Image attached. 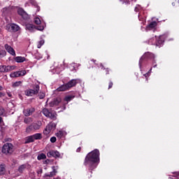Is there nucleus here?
Instances as JSON below:
<instances>
[{
    "instance_id": "obj_4",
    "label": "nucleus",
    "mask_w": 179,
    "mask_h": 179,
    "mask_svg": "<svg viewBox=\"0 0 179 179\" xmlns=\"http://www.w3.org/2000/svg\"><path fill=\"white\" fill-rule=\"evenodd\" d=\"M40 86L39 85H34L33 89H27L24 91L25 95L27 96H33L39 92Z\"/></svg>"
},
{
    "instance_id": "obj_61",
    "label": "nucleus",
    "mask_w": 179,
    "mask_h": 179,
    "mask_svg": "<svg viewBox=\"0 0 179 179\" xmlns=\"http://www.w3.org/2000/svg\"><path fill=\"white\" fill-rule=\"evenodd\" d=\"M57 74H59V71H56Z\"/></svg>"
},
{
    "instance_id": "obj_59",
    "label": "nucleus",
    "mask_w": 179,
    "mask_h": 179,
    "mask_svg": "<svg viewBox=\"0 0 179 179\" xmlns=\"http://www.w3.org/2000/svg\"><path fill=\"white\" fill-rule=\"evenodd\" d=\"M3 90V87L1 85H0V90Z\"/></svg>"
},
{
    "instance_id": "obj_33",
    "label": "nucleus",
    "mask_w": 179,
    "mask_h": 179,
    "mask_svg": "<svg viewBox=\"0 0 179 179\" xmlns=\"http://www.w3.org/2000/svg\"><path fill=\"white\" fill-rule=\"evenodd\" d=\"M32 136H33L34 140L41 139L42 138L41 134H35L32 135Z\"/></svg>"
},
{
    "instance_id": "obj_1",
    "label": "nucleus",
    "mask_w": 179,
    "mask_h": 179,
    "mask_svg": "<svg viewBox=\"0 0 179 179\" xmlns=\"http://www.w3.org/2000/svg\"><path fill=\"white\" fill-rule=\"evenodd\" d=\"M100 162V152L98 149L89 152L85 159L84 165L87 166L90 171L97 168Z\"/></svg>"
},
{
    "instance_id": "obj_48",
    "label": "nucleus",
    "mask_w": 179,
    "mask_h": 179,
    "mask_svg": "<svg viewBox=\"0 0 179 179\" xmlns=\"http://www.w3.org/2000/svg\"><path fill=\"white\" fill-rule=\"evenodd\" d=\"M113 86V82H110V83H109V85H108V89L112 88Z\"/></svg>"
},
{
    "instance_id": "obj_22",
    "label": "nucleus",
    "mask_w": 179,
    "mask_h": 179,
    "mask_svg": "<svg viewBox=\"0 0 179 179\" xmlns=\"http://www.w3.org/2000/svg\"><path fill=\"white\" fill-rule=\"evenodd\" d=\"M15 60V62L17 63H23L27 61L24 57H21V56L16 57Z\"/></svg>"
},
{
    "instance_id": "obj_60",
    "label": "nucleus",
    "mask_w": 179,
    "mask_h": 179,
    "mask_svg": "<svg viewBox=\"0 0 179 179\" xmlns=\"http://www.w3.org/2000/svg\"><path fill=\"white\" fill-rule=\"evenodd\" d=\"M55 179H61V178H59V177H57V178H55Z\"/></svg>"
},
{
    "instance_id": "obj_2",
    "label": "nucleus",
    "mask_w": 179,
    "mask_h": 179,
    "mask_svg": "<svg viewBox=\"0 0 179 179\" xmlns=\"http://www.w3.org/2000/svg\"><path fill=\"white\" fill-rule=\"evenodd\" d=\"M166 37V34L162 35L158 38L155 36V37L149 40V44H151L152 45H157L158 47H161L164 44V39Z\"/></svg>"
},
{
    "instance_id": "obj_57",
    "label": "nucleus",
    "mask_w": 179,
    "mask_h": 179,
    "mask_svg": "<svg viewBox=\"0 0 179 179\" xmlns=\"http://www.w3.org/2000/svg\"><path fill=\"white\" fill-rule=\"evenodd\" d=\"M91 62L95 63V62H96V60H95V59H92Z\"/></svg>"
},
{
    "instance_id": "obj_42",
    "label": "nucleus",
    "mask_w": 179,
    "mask_h": 179,
    "mask_svg": "<svg viewBox=\"0 0 179 179\" xmlns=\"http://www.w3.org/2000/svg\"><path fill=\"white\" fill-rule=\"evenodd\" d=\"M172 177L175 178L173 179H179V173H173V175H172Z\"/></svg>"
},
{
    "instance_id": "obj_29",
    "label": "nucleus",
    "mask_w": 179,
    "mask_h": 179,
    "mask_svg": "<svg viewBox=\"0 0 179 179\" xmlns=\"http://www.w3.org/2000/svg\"><path fill=\"white\" fill-rule=\"evenodd\" d=\"M77 66H78V64L75 63L70 64V66H69L70 71H76Z\"/></svg>"
},
{
    "instance_id": "obj_18",
    "label": "nucleus",
    "mask_w": 179,
    "mask_h": 179,
    "mask_svg": "<svg viewBox=\"0 0 179 179\" xmlns=\"http://www.w3.org/2000/svg\"><path fill=\"white\" fill-rule=\"evenodd\" d=\"M62 99L61 98H55V99H53L51 102H50V106L54 107L59 105V103H61Z\"/></svg>"
},
{
    "instance_id": "obj_46",
    "label": "nucleus",
    "mask_w": 179,
    "mask_h": 179,
    "mask_svg": "<svg viewBox=\"0 0 179 179\" xmlns=\"http://www.w3.org/2000/svg\"><path fill=\"white\" fill-rule=\"evenodd\" d=\"M176 5L179 6V0L175 1V2L172 3V6H175Z\"/></svg>"
},
{
    "instance_id": "obj_39",
    "label": "nucleus",
    "mask_w": 179,
    "mask_h": 179,
    "mask_svg": "<svg viewBox=\"0 0 179 179\" xmlns=\"http://www.w3.org/2000/svg\"><path fill=\"white\" fill-rule=\"evenodd\" d=\"M152 70V67H151V69L149 70V71H148V73H146L144 74V76H145L146 78L150 76Z\"/></svg>"
},
{
    "instance_id": "obj_21",
    "label": "nucleus",
    "mask_w": 179,
    "mask_h": 179,
    "mask_svg": "<svg viewBox=\"0 0 179 179\" xmlns=\"http://www.w3.org/2000/svg\"><path fill=\"white\" fill-rule=\"evenodd\" d=\"M55 135L57 138H62L66 135V132L64 130H60Z\"/></svg>"
},
{
    "instance_id": "obj_38",
    "label": "nucleus",
    "mask_w": 179,
    "mask_h": 179,
    "mask_svg": "<svg viewBox=\"0 0 179 179\" xmlns=\"http://www.w3.org/2000/svg\"><path fill=\"white\" fill-rule=\"evenodd\" d=\"M44 43H45V41H44V40L40 41L38 43L37 48H41L42 47V45H43Z\"/></svg>"
},
{
    "instance_id": "obj_15",
    "label": "nucleus",
    "mask_w": 179,
    "mask_h": 179,
    "mask_svg": "<svg viewBox=\"0 0 179 179\" xmlns=\"http://www.w3.org/2000/svg\"><path fill=\"white\" fill-rule=\"evenodd\" d=\"M17 13L22 17L24 20H28L29 16L27 14V13L22 8H18Z\"/></svg>"
},
{
    "instance_id": "obj_27",
    "label": "nucleus",
    "mask_w": 179,
    "mask_h": 179,
    "mask_svg": "<svg viewBox=\"0 0 179 179\" xmlns=\"http://www.w3.org/2000/svg\"><path fill=\"white\" fill-rule=\"evenodd\" d=\"M34 136L32 135V136H28V137L26 138L25 143H31V142H34Z\"/></svg>"
},
{
    "instance_id": "obj_35",
    "label": "nucleus",
    "mask_w": 179,
    "mask_h": 179,
    "mask_svg": "<svg viewBox=\"0 0 179 179\" xmlns=\"http://www.w3.org/2000/svg\"><path fill=\"white\" fill-rule=\"evenodd\" d=\"M30 3H31L33 6H34L35 7L37 8V11H38V12L40 10V8L38 6L36 2L34 0H31V1H30Z\"/></svg>"
},
{
    "instance_id": "obj_30",
    "label": "nucleus",
    "mask_w": 179,
    "mask_h": 179,
    "mask_svg": "<svg viewBox=\"0 0 179 179\" xmlns=\"http://www.w3.org/2000/svg\"><path fill=\"white\" fill-rule=\"evenodd\" d=\"M6 172V168L4 165H0V176H2Z\"/></svg>"
},
{
    "instance_id": "obj_25",
    "label": "nucleus",
    "mask_w": 179,
    "mask_h": 179,
    "mask_svg": "<svg viewBox=\"0 0 179 179\" xmlns=\"http://www.w3.org/2000/svg\"><path fill=\"white\" fill-rule=\"evenodd\" d=\"M74 98H75L74 95H67V96L64 98V101H67V103H68L69 102H70L71 101H72Z\"/></svg>"
},
{
    "instance_id": "obj_36",
    "label": "nucleus",
    "mask_w": 179,
    "mask_h": 179,
    "mask_svg": "<svg viewBox=\"0 0 179 179\" xmlns=\"http://www.w3.org/2000/svg\"><path fill=\"white\" fill-rule=\"evenodd\" d=\"M43 113L44 114L45 116H46L48 117V116H50V111L46 108L43 110Z\"/></svg>"
},
{
    "instance_id": "obj_17",
    "label": "nucleus",
    "mask_w": 179,
    "mask_h": 179,
    "mask_svg": "<svg viewBox=\"0 0 179 179\" xmlns=\"http://www.w3.org/2000/svg\"><path fill=\"white\" fill-rule=\"evenodd\" d=\"M157 25V22H152L150 23V24H148V25L146 27L145 30H146L147 31H150V30H154V29H155Z\"/></svg>"
},
{
    "instance_id": "obj_55",
    "label": "nucleus",
    "mask_w": 179,
    "mask_h": 179,
    "mask_svg": "<svg viewBox=\"0 0 179 179\" xmlns=\"http://www.w3.org/2000/svg\"><path fill=\"white\" fill-rule=\"evenodd\" d=\"M42 172H43V170H42V169H41L40 171H38V174H41V173H42Z\"/></svg>"
},
{
    "instance_id": "obj_44",
    "label": "nucleus",
    "mask_w": 179,
    "mask_h": 179,
    "mask_svg": "<svg viewBox=\"0 0 179 179\" xmlns=\"http://www.w3.org/2000/svg\"><path fill=\"white\" fill-rule=\"evenodd\" d=\"M152 66L153 68H156L157 66V61L155 59L152 60Z\"/></svg>"
},
{
    "instance_id": "obj_31",
    "label": "nucleus",
    "mask_w": 179,
    "mask_h": 179,
    "mask_svg": "<svg viewBox=\"0 0 179 179\" xmlns=\"http://www.w3.org/2000/svg\"><path fill=\"white\" fill-rule=\"evenodd\" d=\"M7 106L8 110H12L15 108V104L13 103V102H8Z\"/></svg>"
},
{
    "instance_id": "obj_19",
    "label": "nucleus",
    "mask_w": 179,
    "mask_h": 179,
    "mask_svg": "<svg viewBox=\"0 0 179 179\" xmlns=\"http://www.w3.org/2000/svg\"><path fill=\"white\" fill-rule=\"evenodd\" d=\"M35 111L34 108H28L23 111L25 116H30Z\"/></svg>"
},
{
    "instance_id": "obj_28",
    "label": "nucleus",
    "mask_w": 179,
    "mask_h": 179,
    "mask_svg": "<svg viewBox=\"0 0 179 179\" xmlns=\"http://www.w3.org/2000/svg\"><path fill=\"white\" fill-rule=\"evenodd\" d=\"M7 55V52L5 50H0V59H2Z\"/></svg>"
},
{
    "instance_id": "obj_10",
    "label": "nucleus",
    "mask_w": 179,
    "mask_h": 179,
    "mask_svg": "<svg viewBox=\"0 0 179 179\" xmlns=\"http://www.w3.org/2000/svg\"><path fill=\"white\" fill-rule=\"evenodd\" d=\"M56 127L55 123L50 122L43 131V134L48 136L52 129H55Z\"/></svg>"
},
{
    "instance_id": "obj_6",
    "label": "nucleus",
    "mask_w": 179,
    "mask_h": 179,
    "mask_svg": "<svg viewBox=\"0 0 179 179\" xmlns=\"http://www.w3.org/2000/svg\"><path fill=\"white\" fill-rule=\"evenodd\" d=\"M155 59V55L151 52H145L139 60V67L140 70L142 71V62L144 59Z\"/></svg>"
},
{
    "instance_id": "obj_58",
    "label": "nucleus",
    "mask_w": 179,
    "mask_h": 179,
    "mask_svg": "<svg viewBox=\"0 0 179 179\" xmlns=\"http://www.w3.org/2000/svg\"><path fill=\"white\" fill-rule=\"evenodd\" d=\"M122 3H123V4H124V3L128 4V2H127V1H126L123 2Z\"/></svg>"
},
{
    "instance_id": "obj_45",
    "label": "nucleus",
    "mask_w": 179,
    "mask_h": 179,
    "mask_svg": "<svg viewBox=\"0 0 179 179\" xmlns=\"http://www.w3.org/2000/svg\"><path fill=\"white\" fill-rule=\"evenodd\" d=\"M5 113V110L2 108H0V116L3 115Z\"/></svg>"
},
{
    "instance_id": "obj_50",
    "label": "nucleus",
    "mask_w": 179,
    "mask_h": 179,
    "mask_svg": "<svg viewBox=\"0 0 179 179\" xmlns=\"http://www.w3.org/2000/svg\"><path fill=\"white\" fill-rule=\"evenodd\" d=\"M100 68H101V69H104V66L102 64H100Z\"/></svg>"
},
{
    "instance_id": "obj_11",
    "label": "nucleus",
    "mask_w": 179,
    "mask_h": 179,
    "mask_svg": "<svg viewBox=\"0 0 179 179\" xmlns=\"http://www.w3.org/2000/svg\"><path fill=\"white\" fill-rule=\"evenodd\" d=\"M134 10L136 12H140V13L138 14V19H139L140 21H141V20L143 21V22H142L143 24H145V17H142L141 12L143 10V8H141V6H139V5H137L136 6Z\"/></svg>"
},
{
    "instance_id": "obj_13",
    "label": "nucleus",
    "mask_w": 179,
    "mask_h": 179,
    "mask_svg": "<svg viewBox=\"0 0 179 179\" xmlns=\"http://www.w3.org/2000/svg\"><path fill=\"white\" fill-rule=\"evenodd\" d=\"M79 83H80V79H71V80L69 81L66 84L69 89H70L75 87Z\"/></svg>"
},
{
    "instance_id": "obj_9",
    "label": "nucleus",
    "mask_w": 179,
    "mask_h": 179,
    "mask_svg": "<svg viewBox=\"0 0 179 179\" xmlns=\"http://www.w3.org/2000/svg\"><path fill=\"white\" fill-rule=\"evenodd\" d=\"M15 70V66L0 65V73H8Z\"/></svg>"
},
{
    "instance_id": "obj_41",
    "label": "nucleus",
    "mask_w": 179,
    "mask_h": 179,
    "mask_svg": "<svg viewBox=\"0 0 179 179\" xmlns=\"http://www.w3.org/2000/svg\"><path fill=\"white\" fill-rule=\"evenodd\" d=\"M48 117H50L52 120H55L56 119V115H55V114L50 113V116H48Z\"/></svg>"
},
{
    "instance_id": "obj_32",
    "label": "nucleus",
    "mask_w": 179,
    "mask_h": 179,
    "mask_svg": "<svg viewBox=\"0 0 179 179\" xmlns=\"http://www.w3.org/2000/svg\"><path fill=\"white\" fill-rule=\"evenodd\" d=\"M21 84H22L21 81H16L13 83V87L14 88L18 87L19 86L21 85Z\"/></svg>"
},
{
    "instance_id": "obj_54",
    "label": "nucleus",
    "mask_w": 179,
    "mask_h": 179,
    "mask_svg": "<svg viewBox=\"0 0 179 179\" xmlns=\"http://www.w3.org/2000/svg\"><path fill=\"white\" fill-rule=\"evenodd\" d=\"M80 150H81V148H78L76 150V152H80Z\"/></svg>"
},
{
    "instance_id": "obj_34",
    "label": "nucleus",
    "mask_w": 179,
    "mask_h": 179,
    "mask_svg": "<svg viewBox=\"0 0 179 179\" xmlns=\"http://www.w3.org/2000/svg\"><path fill=\"white\" fill-rule=\"evenodd\" d=\"M33 122V119L31 118V117H27V118H25V119L24 120V122L25 124H29V123H31V122Z\"/></svg>"
},
{
    "instance_id": "obj_62",
    "label": "nucleus",
    "mask_w": 179,
    "mask_h": 179,
    "mask_svg": "<svg viewBox=\"0 0 179 179\" xmlns=\"http://www.w3.org/2000/svg\"><path fill=\"white\" fill-rule=\"evenodd\" d=\"M170 179H171V177H169Z\"/></svg>"
},
{
    "instance_id": "obj_43",
    "label": "nucleus",
    "mask_w": 179,
    "mask_h": 179,
    "mask_svg": "<svg viewBox=\"0 0 179 179\" xmlns=\"http://www.w3.org/2000/svg\"><path fill=\"white\" fill-rule=\"evenodd\" d=\"M19 73L20 74V76H24L26 75L27 72L25 70H22V71H19Z\"/></svg>"
},
{
    "instance_id": "obj_23",
    "label": "nucleus",
    "mask_w": 179,
    "mask_h": 179,
    "mask_svg": "<svg viewBox=\"0 0 179 179\" xmlns=\"http://www.w3.org/2000/svg\"><path fill=\"white\" fill-rule=\"evenodd\" d=\"M10 77L11 78H19V77H20V73L19 72V71L13 72L10 74Z\"/></svg>"
},
{
    "instance_id": "obj_8",
    "label": "nucleus",
    "mask_w": 179,
    "mask_h": 179,
    "mask_svg": "<svg viewBox=\"0 0 179 179\" xmlns=\"http://www.w3.org/2000/svg\"><path fill=\"white\" fill-rule=\"evenodd\" d=\"M6 29L8 31H11V32H17L20 29V27H19V25L15 23H12L6 25Z\"/></svg>"
},
{
    "instance_id": "obj_20",
    "label": "nucleus",
    "mask_w": 179,
    "mask_h": 179,
    "mask_svg": "<svg viewBox=\"0 0 179 179\" xmlns=\"http://www.w3.org/2000/svg\"><path fill=\"white\" fill-rule=\"evenodd\" d=\"M69 90V87H68V85L66 83L64 85H62L60 87L57 88V90L59 92H64Z\"/></svg>"
},
{
    "instance_id": "obj_26",
    "label": "nucleus",
    "mask_w": 179,
    "mask_h": 179,
    "mask_svg": "<svg viewBox=\"0 0 179 179\" xmlns=\"http://www.w3.org/2000/svg\"><path fill=\"white\" fill-rule=\"evenodd\" d=\"M37 159L38 161L44 160L46 159V155L43 153H41L38 155Z\"/></svg>"
},
{
    "instance_id": "obj_52",
    "label": "nucleus",
    "mask_w": 179,
    "mask_h": 179,
    "mask_svg": "<svg viewBox=\"0 0 179 179\" xmlns=\"http://www.w3.org/2000/svg\"><path fill=\"white\" fill-rule=\"evenodd\" d=\"M4 96V94H3V92H0V98L3 96Z\"/></svg>"
},
{
    "instance_id": "obj_5",
    "label": "nucleus",
    "mask_w": 179,
    "mask_h": 179,
    "mask_svg": "<svg viewBox=\"0 0 179 179\" xmlns=\"http://www.w3.org/2000/svg\"><path fill=\"white\" fill-rule=\"evenodd\" d=\"M2 153L5 155H10L13 153V145L10 143H5L2 147Z\"/></svg>"
},
{
    "instance_id": "obj_14",
    "label": "nucleus",
    "mask_w": 179,
    "mask_h": 179,
    "mask_svg": "<svg viewBox=\"0 0 179 179\" xmlns=\"http://www.w3.org/2000/svg\"><path fill=\"white\" fill-rule=\"evenodd\" d=\"M47 156L49 157V158H52V157H54V158H59V156H60V154L58 151H55V150H50L48 152L47 154Z\"/></svg>"
},
{
    "instance_id": "obj_24",
    "label": "nucleus",
    "mask_w": 179,
    "mask_h": 179,
    "mask_svg": "<svg viewBox=\"0 0 179 179\" xmlns=\"http://www.w3.org/2000/svg\"><path fill=\"white\" fill-rule=\"evenodd\" d=\"M34 22L36 24H41V25H40V26H42L43 24H45L43 21H41V19L39 17H36L34 18Z\"/></svg>"
},
{
    "instance_id": "obj_37",
    "label": "nucleus",
    "mask_w": 179,
    "mask_h": 179,
    "mask_svg": "<svg viewBox=\"0 0 179 179\" xmlns=\"http://www.w3.org/2000/svg\"><path fill=\"white\" fill-rule=\"evenodd\" d=\"M25 169H26V165L22 164V165H21V166L19 167L18 171H19L20 173H22Z\"/></svg>"
},
{
    "instance_id": "obj_3",
    "label": "nucleus",
    "mask_w": 179,
    "mask_h": 179,
    "mask_svg": "<svg viewBox=\"0 0 179 179\" xmlns=\"http://www.w3.org/2000/svg\"><path fill=\"white\" fill-rule=\"evenodd\" d=\"M45 27L46 24H43L42 26L36 27L33 24L27 23L25 24V29L32 33L34 32L36 30L43 31Z\"/></svg>"
},
{
    "instance_id": "obj_7",
    "label": "nucleus",
    "mask_w": 179,
    "mask_h": 179,
    "mask_svg": "<svg viewBox=\"0 0 179 179\" xmlns=\"http://www.w3.org/2000/svg\"><path fill=\"white\" fill-rule=\"evenodd\" d=\"M42 126V122L41 121H37L34 122L31 125L29 126L26 129V132L29 133L31 131H36L41 129Z\"/></svg>"
},
{
    "instance_id": "obj_53",
    "label": "nucleus",
    "mask_w": 179,
    "mask_h": 179,
    "mask_svg": "<svg viewBox=\"0 0 179 179\" xmlns=\"http://www.w3.org/2000/svg\"><path fill=\"white\" fill-rule=\"evenodd\" d=\"M8 96L9 97H12V94H11L10 92H8Z\"/></svg>"
},
{
    "instance_id": "obj_56",
    "label": "nucleus",
    "mask_w": 179,
    "mask_h": 179,
    "mask_svg": "<svg viewBox=\"0 0 179 179\" xmlns=\"http://www.w3.org/2000/svg\"><path fill=\"white\" fill-rule=\"evenodd\" d=\"M109 74V69H106V75Z\"/></svg>"
},
{
    "instance_id": "obj_47",
    "label": "nucleus",
    "mask_w": 179,
    "mask_h": 179,
    "mask_svg": "<svg viewBox=\"0 0 179 179\" xmlns=\"http://www.w3.org/2000/svg\"><path fill=\"white\" fill-rule=\"evenodd\" d=\"M56 141H57V138H56V137H55V136H53V137H52V138H50V141H51L52 143H55Z\"/></svg>"
},
{
    "instance_id": "obj_51",
    "label": "nucleus",
    "mask_w": 179,
    "mask_h": 179,
    "mask_svg": "<svg viewBox=\"0 0 179 179\" xmlns=\"http://www.w3.org/2000/svg\"><path fill=\"white\" fill-rule=\"evenodd\" d=\"M3 122V118L1 117H0V124H1Z\"/></svg>"
},
{
    "instance_id": "obj_40",
    "label": "nucleus",
    "mask_w": 179,
    "mask_h": 179,
    "mask_svg": "<svg viewBox=\"0 0 179 179\" xmlns=\"http://www.w3.org/2000/svg\"><path fill=\"white\" fill-rule=\"evenodd\" d=\"M38 96L40 99H43L45 98L44 92H41L40 94H38Z\"/></svg>"
},
{
    "instance_id": "obj_16",
    "label": "nucleus",
    "mask_w": 179,
    "mask_h": 179,
    "mask_svg": "<svg viewBox=\"0 0 179 179\" xmlns=\"http://www.w3.org/2000/svg\"><path fill=\"white\" fill-rule=\"evenodd\" d=\"M52 171L50 172V173H45V176L46 177H53L55 176H56V174L57 173V170L59 169V167L57 166H52Z\"/></svg>"
},
{
    "instance_id": "obj_12",
    "label": "nucleus",
    "mask_w": 179,
    "mask_h": 179,
    "mask_svg": "<svg viewBox=\"0 0 179 179\" xmlns=\"http://www.w3.org/2000/svg\"><path fill=\"white\" fill-rule=\"evenodd\" d=\"M4 48L11 56L16 57V52L15 51V49H13V48H12L10 45L6 44L4 45Z\"/></svg>"
},
{
    "instance_id": "obj_49",
    "label": "nucleus",
    "mask_w": 179,
    "mask_h": 179,
    "mask_svg": "<svg viewBox=\"0 0 179 179\" xmlns=\"http://www.w3.org/2000/svg\"><path fill=\"white\" fill-rule=\"evenodd\" d=\"M50 162V161L49 159H46L43 162L44 164H48Z\"/></svg>"
}]
</instances>
